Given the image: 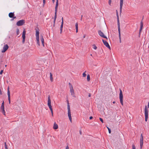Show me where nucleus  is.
Instances as JSON below:
<instances>
[{
    "mask_svg": "<svg viewBox=\"0 0 149 149\" xmlns=\"http://www.w3.org/2000/svg\"><path fill=\"white\" fill-rule=\"evenodd\" d=\"M79 133H80V134H81H81H82V132L80 130L79 131Z\"/></svg>",
    "mask_w": 149,
    "mask_h": 149,
    "instance_id": "47",
    "label": "nucleus"
},
{
    "mask_svg": "<svg viewBox=\"0 0 149 149\" xmlns=\"http://www.w3.org/2000/svg\"><path fill=\"white\" fill-rule=\"evenodd\" d=\"M108 130H109V129H110L109 127H107Z\"/></svg>",
    "mask_w": 149,
    "mask_h": 149,
    "instance_id": "55",
    "label": "nucleus"
},
{
    "mask_svg": "<svg viewBox=\"0 0 149 149\" xmlns=\"http://www.w3.org/2000/svg\"><path fill=\"white\" fill-rule=\"evenodd\" d=\"M13 19L12 20H13L14 19H15L16 18V17H15L14 16L13 17Z\"/></svg>",
    "mask_w": 149,
    "mask_h": 149,
    "instance_id": "46",
    "label": "nucleus"
},
{
    "mask_svg": "<svg viewBox=\"0 0 149 149\" xmlns=\"http://www.w3.org/2000/svg\"><path fill=\"white\" fill-rule=\"evenodd\" d=\"M52 1L53 3H54L55 2V0H52Z\"/></svg>",
    "mask_w": 149,
    "mask_h": 149,
    "instance_id": "53",
    "label": "nucleus"
},
{
    "mask_svg": "<svg viewBox=\"0 0 149 149\" xmlns=\"http://www.w3.org/2000/svg\"><path fill=\"white\" fill-rule=\"evenodd\" d=\"M39 32L38 31H36V40L39 46H40V44L39 42Z\"/></svg>",
    "mask_w": 149,
    "mask_h": 149,
    "instance_id": "4",
    "label": "nucleus"
},
{
    "mask_svg": "<svg viewBox=\"0 0 149 149\" xmlns=\"http://www.w3.org/2000/svg\"><path fill=\"white\" fill-rule=\"evenodd\" d=\"M7 94H8V100L9 103V104H10V91H9V87H8V88Z\"/></svg>",
    "mask_w": 149,
    "mask_h": 149,
    "instance_id": "12",
    "label": "nucleus"
},
{
    "mask_svg": "<svg viewBox=\"0 0 149 149\" xmlns=\"http://www.w3.org/2000/svg\"><path fill=\"white\" fill-rule=\"evenodd\" d=\"M120 94H119L120 100V102L121 104L122 105H123V95L122 92L120 89Z\"/></svg>",
    "mask_w": 149,
    "mask_h": 149,
    "instance_id": "5",
    "label": "nucleus"
},
{
    "mask_svg": "<svg viewBox=\"0 0 149 149\" xmlns=\"http://www.w3.org/2000/svg\"><path fill=\"white\" fill-rule=\"evenodd\" d=\"M56 3H58V0H56Z\"/></svg>",
    "mask_w": 149,
    "mask_h": 149,
    "instance_id": "52",
    "label": "nucleus"
},
{
    "mask_svg": "<svg viewBox=\"0 0 149 149\" xmlns=\"http://www.w3.org/2000/svg\"><path fill=\"white\" fill-rule=\"evenodd\" d=\"M68 116L69 117V119L70 122H72V117L71 116V111L70 109V107L68 102Z\"/></svg>",
    "mask_w": 149,
    "mask_h": 149,
    "instance_id": "1",
    "label": "nucleus"
},
{
    "mask_svg": "<svg viewBox=\"0 0 149 149\" xmlns=\"http://www.w3.org/2000/svg\"><path fill=\"white\" fill-rule=\"evenodd\" d=\"M1 106H4V102L3 101V102L2 103Z\"/></svg>",
    "mask_w": 149,
    "mask_h": 149,
    "instance_id": "39",
    "label": "nucleus"
},
{
    "mask_svg": "<svg viewBox=\"0 0 149 149\" xmlns=\"http://www.w3.org/2000/svg\"><path fill=\"white\" fill-rule=\"evenodd\" d=\"M86 72V71H85L84 72L83 74V76L84 77H85L86 75L85 73Z\"/></svg>",
    "mask_w": 149,
    "mask_h": 149,
    "instance_id": "28",
    "label": "nucleus"
},
{
    "mask_svg": "<svg viewBox=\"0 0 149 149\" xmlns=\"http://www.w3.org/2000/svg\"><path fill=\"white\" fill-rule=\"evenodd\" d=\"M82 17H83V15H82L81 16V20H82Z\"/></svg>",
    "mask_w": 149,
    "mask_h": 149,
    "instance_id": "51",
    "label": "nucleus"
},
{
    "mask_svg": "<svg viewBox=\"0 0 149 149\" xmlns=\"http://www.w3.org/2000/svg\"><path fill=\"white\" fill-rule=\"evenodd\" d=\"M119 37L120 40V43L121 42V34L120 31H118Z\"/></svg>",
    "mask_w": 149,
    "mask_h": 149,
    "instance_id": "23",
    "label": "nucleus"
},
{
    "mask_svg": "<svg viewBox=\"0 0 149 149\" xmlns=\"http://www.w3.org/2000/svg\"><path fill=\"white\" fill-rule=\"evenodd\" d=\"M62 22H63V17L62 18Z\"/></svg>",
    "mask_w": 149,
    "mask_h": 149,
    "instance_id": "50",
    "label": "nucleus"
},
{
    "mask_svg": "<svg viewBox=\"0 0 149 149\" xmlns=\"http://www.w3.org/2000/svg\"><path fill=\"white\" fill-rule=\"evenodd\" d=\"M148 110L146 106H145V108L144 113L145 115V120L146 122L147 121L148 118Z\"/></svg>",
    "mask_w": 149,
    "mask_h": 149,
    "instance_id": "3",
    "label": "nucleus"
},
{
    "mask_svg": "<svg viewBox=\"0 0 149 149\" xmlns=\"http://www.w3.org/2000/svg\"><path fill=\"white\" fill-rule=\"evenodd\" d=\"M19 29H17V35H19Z\"/></svg>",
    "mask_w": 149,
    "mask_h": 149,
    "instance_id": "30",
    "label": "nucleus"
},
{
    "mask_svg": "<svg viewBox=\"0 0 149 149\" xmlns=\"http://www.w3.org/2000/svg\"><path fill=\"white\" fill-rule=\"evenodd\" d=\"M102 41L104 44V45L108 48L110 50H111V47L109 45L108 42L104 40L103 39L102 40Z\"/></svg>",
    "mask_w": 149,
    "mask_h": 149,
    "instance_id": "9",
    "label": "nucleus"
},
{
    "mask_svg": "<svg viewBox=\"0 0 149 149\" xmlns=\"http://www.w3.org/2000/svg\"><path fill=\"white\" fill-rule=\"evenodd\" d=\"M15 15L14 13H10L9 14V16L10 18H12Z\"/></svg>",
    "mask_w": 149,
    "mask_h": 149,
    "instance_id": "20",
    "label": "nucleus"
},
{
    "mask_svg": "<svg viewBox=\"0 0 149 149\" xmlns=\"http://www.w3.org/2000/svg\"><path fill=\"white\" fill-rule=\"evenodd\" d=\"M93 118V117H92V116H90V117L89 119H92V118Z\"/></svg>",
    "mask_w": 149,
    "mask_h": 149,
    "instance_id": "48",
    "label": "nucleus"
},
{
    "mask_svg": "<svg viewBox=\"0 0 149 149\" xmlns=\"http://www.w3.org/2000/svg\"><path fill=\"white\" fill-rule=\"evenodd\" d=\"M91 56H92V54H91Z\"/></svg>",
    "mask_w": 149,
    "mask_h": 149,
    "instance_id": "58",
    "label": "nucleus"
},
{
    "mask_svg": "<svg viewBox=\"0 0 149 149\" xmlns=\"http://www.w3.org/2000/svg\"><path fill=\"white\" fill-rule=\"evenodd\" d=\"M6 66H7V65H5V67H6Z\"/></svg>",
    "mask_w": 149,
    "mask_h": 149,
    "instance_id": "57",
    "label": "nucleus"
},
{
    "mask_svg": "<svg viewBox=\"0 0 149 149\" xmlns=\"http://www.w3.org/2000/svg\"><path fill=\"white\" fill-rule=\"evenodd\" d=\"M56 17H57V15H55L54 17V25H55V21H56Z\"/></svg>",
    "mask_w": 149,
    "mask_h": 149,
    "instance_id": "25",
    "label": "nucleus"
},
{
    "mask_svg": "<svg viewBox=\"0 0 149 149\" xmlns=\"http://www.w3.org/2000/svg\"><path fill=\"white\" fill-rule=\"evenodd\" d=\"M40 39L41 41L42 42V44L43 46V47H44V39L43 36H40Z\"/></svg>",
    "mask_w": 149,
    "mask_h": 149,
    "instance_id": "16",
    "label": "nucleus"
},
{
    "mask_svg": "<svg viewBox=\"0 0 149 149\" xmlns=\"http://www.w3.org/2000/svg\"><path fill=\"white\" fill-rule=\"evenodd\" d=\"M25 35H26V31L25 30H24L22 35V38L25 39Z\"/></svg>",
    "mask_w": 149,
    "mask_h": 149,
    "instance_id": "19",
    "label": "nucleus"
},
{
    "mask_svg": "<svg viewBox=\"0 0 149 149\" xmlns=\"http://www.w3.org/2000/svg\"><path fill=\"white\" fill-rule=\"evenodd\" d=\"M25 23V21L24 20L22 19L18 21L16 23V24L17 26H22L24 25V24Z\"/></svg>",
    "mask_w": 149,
    "mask_h": 149,
    "instance_id": "7",
    "label": "nucleus"
},
{
    "mask_svg": "<svg viewBox=\"0 0 149 149\" xmlns=\"http://www.w3.org/2000/svg\"><path fill=\"white\" fill-rule=\"evenodd\" d=\"M118 20V31H120V23L119 22V17L118 18H117Z\"/></svg>",
    "mask_w": 149,
    "mask_h": 149,
    "instance_id": "15",
    "label": "nucleus"
},
{
    "mask_svg": "<svg viewBox=\"0 0 149 149\" xmlns=\"http://www.w3.org/2000/svg\"><path fill=\"white\" fill-rule=\"evenodd\" d=\"M5 149H8L7 147V145L6 142L5 143Z\"/></svg>",
    "mask_w": 149,
    "mask_h": 149,
    "instance_id": "32",
    "label": "nucleus"
},
{
    "mask_svg": "<svg viewBox=\"0 0 149 149\" xmlns=\"http://www.w3.org/2000/svg\"><path fill=\"white\" fill-rule=\"evenodd\" d=\"M0 94L2 95V92H1V89H0Z\"/></svg>",
    "mask_w": 149,
    "mask_h": 149,
    "instance_id": "45",
    "label": "nucleus"
},
{
    "mask_svg": "<svg viewBox=\"0 0 149 149\" xmlns=\"http://www.w3.org/2000/svg\"><path fill=\"white\" fill-rule=\"evenodd\" d=\"M120 11L121 12L122 11V7L123 6V0H120Z\"/></svg>",
    "mask_w": 149,
    "mask_h": 149,
    "instance_id": "13",
    "label": "nucleus"
},
{
    "mask_svg": "<svg viewBox=\"0 0 149 149\" xmlns=\"http://www.w3.org/2000/svg\"><path fill=\"white\" fill-rule=\"evenodd\" d=\"M2 112L4 115L6 116V113H5V110H2Z\"/></svg>",
    "mask_w": 149,
    "mask_h": 149,
    "instance_id": "31",
    "label": "nucleus"
},
{
    "mask_svg": "<svg viewBox=\"0 0 149 149\" xmlns=\"http://www.w3.org/2000/svg\"><path fill=\"white\" fill-rule=\"evenodd\" d=\"M143 23L141 21L140 23V29L139 31V35L140 34V33H141V31H142V29L143 28Z\"/></svg>",
    "mask_w": 149,
    "mask_h": 149,
    "instance_id": "14",
    "label": "nucleus"
},
{
    "mask_svg": "<svg viewBox=\"0 0 149 149\" xmlns=\"http://www.w3.org/2000/svg\"><path fill=\"white\" fill-rule=\"evenodd\" d=\"M25 39L22 38V42L23 44L25 42Z\"/></svg>",
    "mask_w": 149,
    "mask_h": 149,
    "instance_id": "38",
    "label": "nucleus"
},
{
    "mask_svg": "<svg viewBox=\"0 0 149 149\" xmlns=\"http://www.w3.org/2000/svg\"><path fill=\"white\" fill-rule=\"evenodd\" d=\"M115 101H113V104H115Z\"/></svg>",
    "mask_w": 149,
    "mask_h": 149,
    "instance_id": "54",
    "label": "nucleus"
},
{
    "mask_svg": "<svg viewBox=\"0 0 149 149\" xmlns=\"http://www.w3.org/2000/svg\"><path fill=\"white\" fill-rule=\"evenodd\" d=\"M85 35L83 37V38H85Z\"/></svg>",
    "mask_w": 149,
    "mask_h": 149,
    "instance_id": "56",
    "label": "nucleus"
},
{
    "mask_svg": "<svg viewBox=\"0 0 149 149\" xmlns=\"http://www.w3.org/2000/svg\"><path fill=\"white\" fill-rule=\"evenodd\" d=\"M43 0V4L44 5L45 3V0Z\"/></svg>",
    "mask_w": 149,
    "mask_h": 149,
    "instance_id": "43",
    "label": "nucleus"
},
{
    "mask_svg": "<svg viewBox=\"0 0 149 149\" xmlns=\"http://www.w3.org/2000/svg\"><path fill=\"white\" fill-rule=\"evenodd\" d=\"M69 85L70 86V91L71 94L72 96L73 97H76L74 95V91L72 86L70 83H69Z\"/></svg>",
    "mask_w": 149,
    "mask_h": 149,
    "instance_id": "2",
    "label": "nucleus"
},
{
    "mask_svg": "<svg viewBox=\"0 0 149 149\" xmlns=\"http://www.w3.org/2000/svg\"><path fill=\"white\" fill-rule=\"evenodd\" d=\"M58 6H55V15H57Z\"/></svg>",
    "mask_w": 149,
    "mask_h": 149,
    "instance_id": "24",
    "label": "nucleus"
},
{
    "mask_svg": "<svg viewBox=\"0 0 149 149\" xmlns=\"http://www.w3.org/2000/svg\"><path fill=\"white\" fill-rule=\"evenodd\" d=\"M111 0H109V5L111 6Z\"/></svg>",
    "mask_w": 149,
    "mask_h": 149,
    "instance_id": "33",
    "label": "nucleus"
},
{
    "mask_svg": "<svg viewBox=\"0 0 149 149\" xmlns=\"http://www.w3.org/2000/svg\"><path fill=\"white\" fill-rule=\"evenodd\" d=\"M58 128V126L57 124H56V123H55L54 124V126L53 127V129L55 130H56Z\"/></svg>",
    "mask_w": 149,
    "mask_h": 149,
    "instance_id": "17",
    "label": "nucleus"
},
{
    "mask_svg": "<svg viewBox=\"0 0 149 149\" xmlns=\"http://www.w3.org/2000/svg\"><path fill=\"white\" fill-rule=\"evenodd\" d=\"M63 22H62L61 24L60 27V33L61 34L62 32V29L63 26Z\"/></svg>",
    "mask_w": 149,
    "mask_h": 149,
    "instance_id": "18",
    "label": "nucleus"
},
{
    "mask_svg": "<svg viewBox=\"0 0 149 149\" xmlns=\"http://www.w3.org/2000/svg\"><path fill=\"white\" fill-rule=\"evenodd\" d=\"M143 136L142 134H141V135L140 136V149H142V147H143Z\"/></svg>",
    "mask_w": 149,
    "mask_h": 149,
    "instance_id": "8",
    "label": "nucleus"
},
{
    "mask_svg": "<svg viewBox=\"0 0 149 149\" xmlns=\"http://www.w3.org/2000/svg\"><path fill=\"white\" fill-rule=\"evenodd\" d=\"M87 80L88 81H90V76L89 74H88L87 76Z\"/></svg>",
    "mask_w": 149,
    "mask_h": 149,
    "instance_id": "26",
    "label": "nucleus"
},
{
    "mask_svg": "<svg viewBox=\"0 0 149 149\" xmlns=\"http://www.w3.org/2000/svg\"><path fill=\"white\" fill-rule=\"evenodd\" d=\"M47 105L49 107L50 110H53L52 106L51 105V101L50 100V96L49 95L48 97V103Z\"/></svg>",
    "mask_w": 149,
    "mask_h": 149,
    "instance_id": "6",
    "label": "nucleus"
},
{
    "mask_svg": "<svg viewBox=\"0 0 149 149\" xmlns=\"http://www.w3.org/2000/svg\"><path fill=\"white\" fill-rule=\"evenodd\" d=\"M51 114H52V116H53V110H50Z\"/></svg>",
    "mask_w": 149,
    "mask_h": 149,
    "instance_id": "36",
    "label": "nucleus"
},
{
    "mask_svg": "<svg viewBox=\"0 0 149 149\" xmlns=\"http://www.w3.org/2000/svg\"><path fill=\"white\" fill-rule=\"evenodd\" d=\"M91 96V94H89V95H88V97H90Z\"/></svg>",
    "mask_w": 149,
    "mask_h": 149,
    "instance_id": "49",
    "label": "nucleus"
},
{
    "mask_svg": "<svg viewBox=\"0 0 149 149\" xmlns=\"http://www.w3.org/2000/svg\"><path fill=\"white\" fill-rule=\"evenodd\" d=\"M50 77L51 81L52 82L53 81V79L52 77V74L51 73H50Z\"/></svg>",
    "mask_w": 149,
    "mask_h": 149,
    "instance_id": "21",
    "label": "nucleus"
},
{
    "mask_svg": "<svg viewBox=\"0 0 149 149\" xmlns=\"http://www.w3.org/2000/svg\"><path fill=\"white\" fill-rule=\"evenodd\" d=\"M65 149H69V147L68 146H67L65 148Z\"/></svg>",
    "mask_w": 149,
    "mask_h": 149,
    "instance_id": "42",
    "label": "nucleus"
},
{
    "mask_svg": "<svg viewBox=\"0 0 149 149\" xmlns=\"http://www.w3.org/2000/svg\"><path fill=\"white\" fill-rule=\"evenodd\" d=\"M3 70H1L0 72V74H2V73H3Z\"/></svg>",
    "mask_w": 149,
    "mask_h": 149,
    "instance_id": "41",
    "label": "nucleus"
},
{
    "mask_svg": "<svg viewBox=\"0 0 149 149\" xmlns=\"http://www.w3.org/2000/svg\"><path fill=\"white\" fill-rule=\"evenodd\" d=\"M75 27L76 29V32L77 33L78 31V24L76 23L75 24Z\"/></svg>",
    "mask_w": 149,
    "mask_h": 149,
    "instance_id": "22",
    "label": "nucleus"
},
{
    "mask_svg": "<svg viewBox=\"0 0 149 149\" xmlns=\"http://www.w3.org/2000/svg\"><path fill=\"white\" fill-rule=\"evenodd\" d=\"M93 48L94 49H96L97 48V47L95 45V44H93Z\"/></svg>",
    "mask_w": 149,
    "mask_h": 149,
    "instance_id": "27",
    "label": "nucleus"
},
{
    "mask_svg": "<svg viewBox=\"0 0 149 149\" xmlns=\"http://www.w3.org/2000/svg\"><path fill=\"white\" fill-rule=\"evenodd\" d=\"M116 15H117V18H118V17H119L118 12L117 10H116Z\"/></svg>",
    "mask_w": 149,
    "mask_h": 149,
    "instance_id": "34",
    "label": "nucleus"
},
{
    "mask_svg": "<svg viewBox=\"0 0 149 149\" xmlns=\"http://www.w3.org/2000/svg\"><path fill=\"white\" fill-rule=\"evenodd\" d=\"M99 119L100 120V121L102 123H103L104 122H103V119L101 118H99Z\"/></svg>",
    "mask_w": 149,
    "mask_h": 149,
    "instance_id": "35",
    "label": "nucleus"
},
{
    "mask_svg": "<svg viewBox=\"0 0 149 149\" xmlns=\"http://www.w3.org/2000/svg\"><path fill=\"white\" fill-rule=\"evenodd\" d=\"M58 3H56L55 6H58Z\"/></svg>",
    "mask_w": 149,
    "mask_h": 149,
    "instance_id": "40",
    "label": "nucleus"
},
{
    "mask_svg": "<svg viewBox=\"0 0 149 149\" xmlns=\"http://www.w3.org/2000/svg\"><path fill=\"white\" fill-rule=\"evenodd\" d=\"M132 149H136L134 145H132Z\"/></svg>",
    "mask_w": 149,
    "mask_h": 149,
    "instance_id": "37",
    "label": "nucleus"
},
{
    "mask_svg": "<svg viewBox=\"0 0 149 149\" xmlns=\"http://www.w3.org/2000/svg\"><path fill=\"white\" fill-rule=\"evenodd\" d=\"M98 33L99 35L102 37L106 38L107 40L108 39L104 35L103 33L101 31L99 30L98 31Z\"/></svg>",
    "mask_w": 149,
    "mask_h": 149,
    "instance_id": "10",
    "label": "nucleus"
},
{
    "mask_svg": "<svg viewBox=\"0 0 149 149\" xmlns=\"http://www.w3.org/2000/svg\"><path fill=\"white\" fill-rule=\"evenodd\" d=\"M1 109L2 110H4V106H1Z\"/></svg>",
    "mask_w": 149,
    "mask_h": 149,
    "instance_id": "29",
    "label": "nucleus"
},
{
    "mask_svg": "<svg viewBox=\"0 0 149 149\" xmlns=\"http://www.w3.org/2000/svg\"><path fill=\"white\" fill-rule=\"evenodd\" d=\"M109 133L110 134L111 133V130L110 129H109Z\"/></svg>",
    "mask_w": 149,
    "mask_h": 149,
    "instance_id": "44",
    "label": "nucleus"
},
{
    "mask_svg": "<svg viewBox=\"0 0 149 149\" xmlns=\"http://www.w3.org/2000/svg\"><path fill=\"white\" fill-rule=\"evenodd\" d=\"M8 46L7 44L4 45L3 47V49L1 51V52L2 53L5 52L8 49Z\"/></svg>",
    "mask_w": 149,
    "mask_h": 149,
    "instance_id": "11",
    "label": "nucleus"
}]
</instances>
